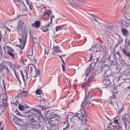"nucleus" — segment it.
<instances>
[{"label":"nucleus","mask_w":130,"mask_h":130,"mask_svg":"<svg viewBox=\"0 0 130 130\" xmlns=\"http://www.w3.org/2000/svg\"><path fill=\"white\" fill-rule=\"evenodd\" d=\"M25 1H26L27 4L29 5V1L28 0H25Z\"/></svg>","instance_id":"nucleus-55"},{"label":"nucleus","mask_w":130,"mask_h":130,"mask_svg":"<svg viewBox=\"0 0 130 130\" xmlns=\"http://www.w3.org/2000/svg\"><path fill=\"white\" fill-rule=\"evenodd\" d=\"M19 62L20 64H21V66H24V60L23 59V58H20Z\"/></svg>","instance_id":"nucleus-33"},{"label":"nucleus","mask_w":130,"mask_h":130,"mask_svg":"<svg viewBox=\"0 0 130 130\" xmlns=\"http://www.w3.org/2000/svg\"><path fill=\"white\" fill-rule=\"evenodd\" d=\"M122 120L124 124V126L125 128H127V122H128V119H127V118H126V116H122Z\"/></svg>","instance_id":"nucleus-11"},{"label":"nucleus","mask_w":130,"mask_h":130,"mask_svg":"<svg viewBox=\"0 0 130 130\" xmlns=\"http://www.w3.org/2000/svg\"><path fill=\"white\" fill-rule=\"evenodd\" d=\"M112 98H113V99H115V98H116V96H115V94H113Z\"/></svg>","instance_id":"nucleus-51"},{"label":"nucleus","mask_w":130,"mask_h":130,"mask_svg":"<svg viewBox=\"0 0 130 130\" xmlns=\"http://www.w3.org/2000/svg\"><path fill=\"white\" fill-rule=\"evenodd\" d=\"M47 26V23L45 24V27L42 28L43 32H47V31L49 30V29L47 28H49V27H46Z\"/></svg>","instance_id":"nucleus-26"},{"label":"nucleus","mask_w":130,"mask_h":130,"mask_svg":"<svg viewBox=\"0 0 130 130\" xmlns=\"http://www.w3.org/2000/svg\"><path fill=\"white\" fill-rule=\"evenodd\" d=\"M119 60L120 61H122V62H123V60L121 59H120V58L119 59Z\"/></svg>","instance_id":"nucleus-57"},{"label":"nucleus","mask_w":130,"mask_h":130,"mask_svg":"<svg viewBox=\"0 0 130 130\" xmlns=\"http://www.w3.org/2000/svg\"><path fill=\"white\" fill-rule=\"evenodd\" d=\"M123 111V108H121L119 110V113H121Z\"/></svg>","instance_id":"nucleus-44"},{"label":"nucleus","mask_w":130,"mask_h":130,"mask_svg":"<svg viewBox=\"0 0 130 130\" xmlns=\"http://www.w3.org/2000/svg\"><path fill=\"white\" fill-rule=\"evenodd\" d=\"M3 53H4V52H3L2 51H0V57L1 58L4 57Z\"/></svg>","instance_id":"nucleus-39"},{"label":"nucleus","mask_w":130,"mask_h":130,"mask_svg":"<svg viewBox=\"0 0 130 130\" xmlns=\"http://www.w3.org/2000/svg\"><path fill=\"white\" fill-rule=\"evenodd\" d=\"M126 56H130V52H128L126 54Z\"/></svg>","instance_id":"nucleus-50"},{"label":"nucleus","mask_w":130,"mask_h":130,"mask_svg":"<svg viewBox=\"0 0 130 130\" xmlns=\"http://www.w3.org/2000/svg\"><path fill=\"white\" fill-rule=\"evenodd\" d=\"M127 89H130V86H128V87L127 88Z\"/></svg>","instance_id":"nucleus-63"},{"label":"nucleus","mask_w":130,"mask_h":130,"mask_svg":"<svg viewBox=\"0 0 130 130\" xmlns=\"http://www.w3.org/2000/svg\"><path fill=\"white\" fill-rule=\"evenodd\" d=\"M6 107H7V103L0 105V113L4 112V111L6 109Z\"/></svg>","instance_id":"nucleus-14"},{"label":"nucleus","mask_w":130,"mask_h":130,"mask_svg":"<svg viewBox=\"0 0 130 130\" xmlns=\"http://www.w3.org/2000/svg\"><path fill=\"white\" fill-rule=\"evenodd\" d=\"M24 26V22L20 21L18 23L17 30L19 32L23 31V27Z\"/></svg>","instance_id":"nucleus-9"},{"label":"nucleus","mask_w":130,"mask_h":130,"mask_svg":"<svg viewBox=\"0 0 130 130\" xmlns=\"http://www.w3.org/2000/svg\"><path fill=\"white\" fill-rule=\"evenodd\" d=\"M3 86L4 87V88H6V84L5 83V80H3Z\"/></svg>","instance_id":"nucleus-47"},{"label":"nucleus","mask_w":130,"mask_h":130,"mask_svg":"<svg viewBox=\"0 0 130 130\" xmlns=\"http://www.w3.org/2000/svg\"><path fill=\"white\" fill-rule=\"evenodd\" d=\"M13 72L15 74L16 78L17 79V80H18V81L20 83V84H21V80H20V78H19V77H18V74H17V72H16V70L14 69Z\"/></svg>","instance_id":"nucleus-22"},{"label":"nucleus","mask_w":130,"mask_h":130,"mask_svg":"<svg viewBox=\"0 0 130 130\" xmlns=\"http://www.w3.org/2000/svg\"><path fill=\"white\" fill-rule=\"evenodd\" d=\"M9 66H10L11 69H12L13 70V71L14 70H15V68H14V67L16 68V65L15 64H13L12 62L9 63Z\"/></svg>","instance_id":"nucleus-27"},{"label":"nucleus","mask_w":130,"mask_h":130,"mask_svg":"<svg viewBox=\"0 0 130 130\" xmlns=\"http://www.w3.org/2000/svg\"><path fill=\"white\" fill-rule=\"evenodd\" d=\"M92 59H93V55L92 54H91L90 55L89 60H88V62H89V61H91V60H92Z\"/></svg>","instance_id":"nucleus-38"},{"label":"nucleus","mask_w":130,"mask_h":130,"mask_svg":"<svg viewBox=\"0 0 130 130\" xmlns=\"http://www.w3.org/2000/svg\"><path fill=\"white\" fill-rule=\"evenodd\" d=\"M22 49H21V50L19 51V54L21 55L23 53V51H22Z\"/></svg>","instance_id":"nucleus-52"},{"label":"nucleus","mask_w":130,"mask_h":130,"mask_svg":"<svg viewBox=\"0 0 130 130\" xmlns=\"http://www.w3.org/2000/svg\"><path fill=\"white\" fill-rule=\"evenodd\" d=\"M20 74L21 75L23 80L24 82H25V77H24V74H23V71H22V70L20 71Z\"/></svg>","instance_id":"nucleus-35"},{"label":"nucleus","mask_w":130,"mask_h":130,"mask_svg":"<svg viewBox=\"0 0 130 130\" xmlns=\"http://www.w3.org/2000/svg\"><path fill=\"white\" fill-rule=\"evenodd\" d=\"M98 60H99V57H97V58H96V61H98Z\"/></svg>","instance_id":"nucleus-60"},{"label":"nucleus","mask_w":130,"mask_h":130,"mask_svg":"<svg viewBox=\"0 0 130 130\" xmlns=\"http://www.w3.org/2000/svg\"><path fill=\"white\" fill-rule=\"evenodd\" d=\"M93 17H94V20L97 22V20H96V18H95V16L93 15Z\"/></svg>","instance_id":"nucleus-56"},{"label":"nucleus","mask_w":130,"mask_h":130,"mask_svg":"<svg viewBox=\"0 0 130 130\" xmlns=\"http://www.w3.org/2000/svg\"><path fill=\"white\" fill-rule=\"evenodd\" d=\"M27 72V70H25V73H26V79L28 78V73Z\"/></svg>","instance_id":"nucleus-48"},{"label":"nucleus","mask_w":130,"mask_h":130,"mask_svg":"<svg viewBox=\"0 0 130 130\" xmlns=\"http://www.w3.org/2000/svg\"><path fill=\"white\" fill-rule=\"evenodd\" d=\"M116 54H117V55H119V56H120V53L119 52L117 51V52H116Z\"/></svg>","instance_id":"nucleus-53"},{"label":"nucleus","mask_w":130,"mask_h":130,"mask_svg":"<svg viewBox=\"0 0 130 130\" xmlns=\"http://www.w3.org/2000/svg\"><path fill=\"white\" fill-rule=\"evenodd\" d=\"M27 96H28V94H27L25 90L20 92L19 94V97H21V98H25V97H27Z\"/></svg>","instance_id":"nucleus-15"},{"label":"nucleus","mask_w":130,"mask_h":130,"mask_svg":"<svg viewBox=\"0 0 130 130\" xmlns=\"http://www.w3.org/2000/svg\"><path fill=\"white\" fill-rule=\"evenodd\" d=\"M14 120L15 122H16V121H18V122H22V119L18 118L17 117H16L14 119Z\"/></svg>","instance_id":"nucleus-29"},{"label":"nucleus","mask_w":130,"mask_h":130,"mask_svg":"<svg viewBox=\"0 0 130 130\" xmlns=\"http://www.w3.org/2000/svg\"><path fill=\"white\" fill-rule=\"evenodd\" d=\"M28 122H36L35 118H39L42 117V114L39 110L36 108H32L31 110L27 112Z\"/></svg>","instance_id":"nucleus-4"},{"label":"nucleus","mask_w":130,"mask_h":130,"mask_svg":"<svg viewBox=\"0 0 130 130\" xmlns=\"http://www.w3.org/2000/svg\"><path fill=\"white\" fill-rule=\"evenodd\" d=\"M0 102L2 103V104L6 103L5 102H7V99L6 98H4V96L0 97Z\"/></svg>","instance_id":"nucleus-21"},{"label":"nucleus","mask_w":130,"mask_h":130,"mask_svg":"<svg viewBox=\"0 0 130 130\" xmlns=\"http://www.w3.org/2000/svg\"><path fill=\"white\" fill-rule=\"evenodd\" d=\"M32 26L35 28H39L40 27V21H36L35 23L32 24Z\"/></svg>","instance_id":"nucleus-16"},{"label":"nucleus","mask_w":130,"mask_h":130,"mask_svg":"<svg viewBox=\"0 0 130 130\" xmlns=\"http://www.w3.org/2000/svg\"><path fill=\"white\" fill-rule=\"evenodd\" d=\"M5 70H6V71H7L8 73L10 72V70H9V68L6 67V66H5Z\"/></svg>","instance_id":"nucleus-45"},{"label":"nucleus","mask_w":130,"mask_h":130,"mask_svg":"<svg viewBox=\"0 0 130 130\" xmlns=\"http://www.w3.org/2000/svg\"><path fill=\"white\" fill-rule=\"evenodd\" d=\"M32 55H33V51H32V50H30V51H28L26 54V56L30 59H31V57H32Z\"/></svg>","instance_id":"nucleus-17"},{"label":"nucleus","mask_w":130,"mask_h":130,"mask_svg":"<svg viewBox=\"0 0 130 130\" xmlns=\"http://www.w3.org/2000/svg\"><path fill=\"white\" fill-rule=\"evenodd\" d=\"M33 68L35 69H37L36 68V66H35V65H34V64H29L28 65V69H30L31 71H33Z\"/></svg>","instance_id":"nucleus-25"},{"label":"nucleus","mask_w":130,"mask_h":130,"mask_svg":"<svg viewBox=\"0 0 130 130\" xmlns=\"http://www.w3.org/2000/svg\"><path fill=\"white\" fill-rule=\"evenodd\" d=\"M62 68L63 72H64L66 71V62L62 64Z\"/></svg>","instance_id":"nucleus-34"},{"label":"nucleus","mask_w":130,"mask_h":130,"mask_svg":"<svg viewBox=\"0 0 130 130\" xmlns=\"http://www.w3.org/2000/svg\"><path fill=\"white\" fill-rule=\"evenodd\" d=\"M16 115H18L19 116H20V115H21V113H20V112H19V111H17V112H16Z\"/></svg>","instance_id":"nucleus-46"},{"label":"nucleus","mask_w":130,"mask_h":130,"mask_svg":"<svg viewBox=\"0 0 130 130\" xmlns=\"http://www.w3.org/2000/svg\"><path fill=\"white\" fill-rule=\"evenodd\" d=\"M28 36V34L27 32H23L21 36V38H19V43L20 45H17L20 49H24L25 48V46L26 45V43H27V37Z\"/></svg>","instance_id":"nucleus-5"},{"label":"nucleus","mask_w":130,"mask_h":130,"mask_svg":"<svg viewBox=\"0 0 130 130\" xmlns=\"http://www.w3.org/2000/svg\"><path fill=\"white\" fill-rule=\"evenodd\" d=\"M52 54H53L54 55H56L55 53H52Z\"/></svg>","instance_id":"nucleus-62"},{"label":"nucleus","mask_w":130,"mask_h":130,"mask_svg":"<svg viewBox=\"0 0 130 130\" xmlns=\"http://www.w3.org/2000/svg\"><path fill=\"white\" fill-rule=\"evenodd\" d=\"M36 94H37V95H41L42 94V90L40 89H38L36 91Z\"/></svg>","instance_id":"nucleus-32"},{"label":"nucleus","mask_w":130,"mask_h":130,"mask_svg":"<svg viewBox=\"0 0 130 130\" xmlns=\"http://www.w3.org/2000/svg\"><path fill=\"white\" fill-rule=\"evenodd\" d=\"M107 130H116L114 129V126L112 125V123L110 122L109 124L108 129Z\"/></svg>","instance_id":"nucleus-20"},{"label":"nucleus","mask_w":130,"mask_h":130,"mask_svg":"<svg viewBox=\"0 0 130 130\" xmlns=\"http://www.w3.org/2000/svg\"><path fill=\"white\" fill-rule=\"evenodd\" d=\"M102 83L105 88H110V86H111V81L106 78L103 80Z\"/></svg>","instance_id":"nucleus-7"},{"label":"nucleus","mask_w":130,"mask_h":130,"mask_svg":"<svg viewBox=\"0 0 130 130\" xmlns=\"http://www.w3.org/2000/svg\"><path fill=\"white\" fill-rule=\"evenodd\" d=\"M88 99H89V97H87V93H86L84 100L81 105V110L79 111L76 116L73 117V119L78 117L79 119L81 120L82 123H86V122H87V118H86L87 117V112H86V110H85V107L87 106V104L88 103L87 101Z\"/></svg>","instance_id":"nucleus-1"},{"label":"nucleus","mask_w":130,"mask_h":130,"mask_svg":"<svg viewBox=\"0 0 130 130\" xmlns=\"http://www.w3.org/2000/svg\"><path fill=\"white\" fill-rule=\"evenodd\" d=\"M53 50L55 53H62V51L58 46H54Z\"/></svg>","instance_id":"nucleus-8"},{"label":"nucleus","mask_w":130,"mask_h":130,"mask_svg":"<svg viewBox=\"0 0 130 130\" xmlns=\"http://www.w3.org/2000/svg\"><path fill=\"white\" fill-rule=\"evenodd\" d=\"M123 74L126 75V76H128L130 75V65L128 66V69L124 71L123 73Z\"/></svg>","instance_id":"nucleus-18"},{"label":"nucleus","mask_w":130,"mask_h":130,"mask_svg":"<svg viewBox=\"0 0 130 130\" xmlns=\"http://www.w3.org/2000/svg\"><path fill=\"white\" fill-rule=\"evenodd\" d=\"M7 53H8V54H9V55L11 56V57L13 59H16V56H15V54H14L13 53H12V52H11L10 51H7Z\"/></svg>","instance_id":"nucleus-19"},{"label":"nucleus","mask_w":130,"mask_h":130,"mask_svg":"<svg viewBox=\"0 0 130 130\" xmlns=\"http://www.w3.org/2000/svg\"><path fill=\"white\" fill-rule=\"evenodd\" d=\"M11 51L12 52H14V49H11Z\"/></svg>","instance_id":"nucleus-58"},{"label":"nucleus","mask_w":130,"mask_h":130,"mask_svg":"<svg viewBox=\"0 0 130 130\" xmlns=\"http://www.w3.org/2000/svg\"><path fill=\"white\" fill-rule=\"evenodd\" d=\"M122 32L123 35H127V30L125 28L122 29Z\"/></svg>","instance_id":"nucleus-28"},{"label":"nucleus","mask_w":130,"mask_h":130,"mask_svg":"<svg viewBox=\"0 0 130 130\" xmlns=\"http://www.w3.org/2000/svg\"><path fill=\"white\" fill-rule=\"evenodd\" d=\"M2 46H1L0 45V51H2Z\"/></svg>","instance_id":"nucleus-61"},{"label":"nucleus","mask_w":130,"mask_h":130,"mask_svg":"<svg viewBox=\"0 0 130 130\" xmlns=\"http://www.w3.org/2000/svg\"><path fill=\"white\" fill-rule=\"evenodd\" d=\"M114 128L116 130H121V128H122V126L120 125H115V126H114Z\"/></svg>","instance_id":"nucleus-24"},{"label":"nucleus","mask_w":130,"mask_h":130,"mask_svg":"<svg viewBox=\"0 0 130 130\" xmlns=\"http://www.w3.org/2000/svg\"><path fill=\"white\" fill-rule=\"evenodd\" d=\"M130 5V0H126V6H129Z\"/></svg>","instance_id":"nucleus-41"},{"label":"nucleus","mask_w":130,"mask_h":130,"mask_svg":"<svg viewBox=\"0 0 130 130\" xmlns=\"http://www.w3.org/2000/svg\"><path fill=\"white\" fill-rule=\"evenodd\" d=\"M97 64V61L93 62L92 63L89 64V67H88L86 71H85V74L86 75V79H87V83L84 85V87H89L91 82H92V79H93V71L95 69V67Z\"/></svg>","instance_id":"nucleus-2"},{"label":"nucleus","mask_w":130,"mask_h":130,"mask_svg":"<svg viewBox=\"0 0 130 130\" xmlns=\"http://www.w3.org/2000/svg\"><path fill=\"white\" fill-rule=\"evenodd\" d=\"M40 75V71L37 70V68H35V72L31 74V77L33 78H36Z\"/></svg>","instance_id":"nucleus-10"},{"label":"nucleus","mask_w":130,"mask_h":130,"mask_svg":"<svg viewBox=\"0 0 130 130\" xmlns=\"http://www.w3.org/2000/svg\"><path fill=\"white\" fill-rule=\"evenodd\" d=\"M41 16L42 17L44 21H48L49 20V17H50V20L47 23L46 25L47 27H49L51 24H52V19H54V15H52V11L50 10H46V8H44L42 9L40 12Z\"/></svg>","instance_id":"nucleus-3"},{"label":"nucleus","mask_w":130,"mask_h":130,"mask_svg":"<svg viewBox=\"0 0 130 130\" xmlns=\"http://www.w3.org/2000/svg\"><path fill=\"white\" fill-rule=\"evenodd\" d=\"M61 29H62V26L61 25L57 26L56 27V32H58V31H59L60 30H61Z\"/></svg>","instance_id":"nucleus-30"},{"label":"nucleus","mask_w":130,"mask_h":130,"mask_svg":"<svg viewBox=\"0 0 130 130\" xmlns=\"http://www.w3.org/2000/svg\"><path fill=\"white\" fill-rule=\"evenodd\" d=\"M114 51H113V54H114V55H116L115 49H113Z\"/></svg>","instance_id":"nucleus-49"},{"label":"nucleus","mask_w":130,"mask_h":130,"mask_svg":"<svg viewBox=\"0 0 130 130\" xmlns=\"http://www.w3.org/2000/svg\"><path fill=\"white\" fill-rule=\"evenodd\" d=\"M19 110H20L21 111H24V109H25V107H24V106L23 105H19Z\"/></svg>","instance_id":"nucleus-31"},{"label":"nucleus","mask_w":130,"mask_h":130,"mask_svg":"<svg viewBox=\"0 0 130 130\" xmlns=\"http://www.w3.org/2000/svg\"><path fill=\"white\" fill-rule=\"evenodd\" d=\"M112 73L111 72V70L109 69L107 70L104 74V76L106 77V78H108L109 77H110L111 76Z\"/></svg>","instance_id":"nucleus-13"},{"label":"nucleus","mask_w":130,"mask_h":130,"mask_svg":"<svg viewBox=\"0 0 130 130\" xmlns=\"http://www.w3.org/2000/svg\"><path fill=\"white\" fill-rule=\"evenodd\" d=\"M0 130H4V127H1V129H0Z\"/></svg>","instance_id":"nucleus-59"},{"label":"nucleus","mask_w":130,"mask_h":130,"mask_svg":"<svg viewBox=\"0 0 130 130\" xmlns=\"http://www.w3.org/2000/svg\"><path fill=\"white\" fill-rule=\"evenodd\" d=\"M85 130H89V129L88 128H86Z\"/></svg>","instance_id":"nucleus-64"},{"label":"nucleus","mask_w":130,"mask_h":130,"mask_svg":"<svg viewBox=\"0 0 130 130\" xmlns=\"http://www.w3.org/2000/svg\"><path fill=\"white\" fill-rule=\"evenodd\" d=\"M67 124V126L63 129V130L69 129V127H70V122H69V116H66V121L64 122V124Z\"/></svg>","instance_id":"nucleus-12"},{"label":"nucleus","mask_w":130,"mask_h":130,"mask_svg":"<svg viewBox=\"0 0 130 130\" xmlns=\"http://www.w3.org/2000/svg\"><path fill=\"white\" fill-rule=\"evenodd\" d=\"M92 93H93V90L91 89L89 92L88 93V96L87 97H88L89 98V96H90V94H92Z\"/></svg>","instance_id":"nucleus-40"},{"label":"nucleus","mask_w":130,"mask_h":130,"mask_svg":"<svg viewBox=\"0 0 130 130\" xmlns=\"http://www.w3.org/2000/svg\"><path fill=\"white\" fill-rule=\"evenodd\" d=\"M109 104H110V105H112V106H113V105H114V104H113V102H112V101H110L109 102Z\"/></svg>","instance_id":"nucleus-43"},{"label":"nucleus","mask_w":130,"mask_h":130,"mask_svg":"<svg viewBox=\"0 0 130 130\" xmlns=\"http://www.w3.org/2000/svg\"><path fill=\"white\" fill-rule=\"evenodd\" d=\"M34 63H36V62H37V60H36V59H34Z\"/></svg>","instance_id":"nucleus-54"},{"label":"nucleus","mask_w":130,"mask_h":130,"mask_svg":"<svg viewBox=\"0 0 130 130\" xmlns=\"http://www.w3.org/2000/svg\"><path fill=\"white\" fill-rule=\"evenodd\" d=\"M59 57L60 58L61 60L62 61V63H64V60H63L62 57H61V55H59Z\"/></svg>","instance_id":"nucleus-42"},{"label":"nucleus","mask_w":130,"mask_h":130,"mask_svg":"<svg viewBox=\"0 0 130 130\" xmlns=\"http://www.w3.org/2000/svg\"><path fill=\"white\" fill-rule=\"evenodd\" d=\"M123 53H124V54H125V55H126V53H127L128 52L126 51V49H123Z\"/></svg>","instance_id":"nucleus-37"},{"label":"nucleus","mask_w":130,"mask_h":130,"mask_svg":"<svg viewBox=\"0 0 130 130\" xmlns=\"http://www.w3.org/2000/svg\"><path fill=\"white\" fill-rule=\"evenodd\" d=\"M14 2L15 4L19 7V9H21V10H24L26 7V5H25L24 2H22L21 0H14Z\"/></svg>","instance_id":"nucleus-6"},{"label":"nucleus","mask_w":130,"mask_h":130,"mask_svg":"<svg viewBox=\"0 0 130 130\" xmlns=\"http://www.w3.org/2000/svg\"><path fill=\"white\" fill-rule=\"evenodd\" d=\"M112 125L114 126V125H113V123H115V124H118V117H117L116 118H114V122L112 123Z\"/></svg>","instance_id":"nucleus-23"},{"label":"nucleus","mask_w":130,"mask_h":130,"mask_svg":"<svg viewBox=\"0 0 130 130\" xmlns=\"http://www.w3.org/2000/svg\"><path fill=\"white\" fill-rule=\"evenodd\" d=\"M4 26L5 27L7 31H8L9 32H11V29L9 28V27H8V26H6V25H5Z\"/></svg>","instance_id":"nucleus-36"}]
</instances>
